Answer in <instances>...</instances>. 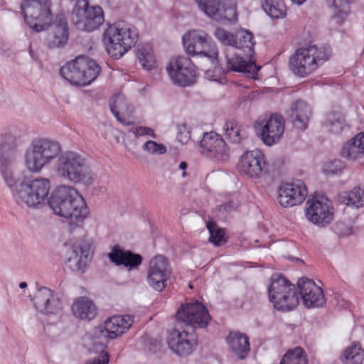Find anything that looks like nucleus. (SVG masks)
<instances>
[{
	"mask_svg": "<svg viewBox=\"0 0 364 364\" xmlns=\"http://www.w3.org/2000/svg\"><path fill=\"white\" fill-rule=\"evenodd\" d=\"M68 37L69 31L65 18L62 15L57 16L53 21L51 32L46 39L48 47L61 48L68 43Z\"/></svg>",
	"mask_w": 364,
	"mask_h": 364,
	"instance_id": "26",
	"label": "nucleus"
},
{
	"mask_svg": "<svg viewBox=\"0 0 364 364\" xmlns=\"http://www.w3.org/2000/svg\"><path fill=\"white\" fill-rule=\"evenodd\" d=\"M191 139V131L185 124L178 126L177 139L183 144H186Z\"/></svg>",
	"mask_w": 364,
	"mask_h": 364,
	"instance_id": "48",
	"label": "nucleus"
},
{
	"mask_svg": "<svg viewBox=\"0 0 364 364\" xmlns=\"http://www.w3.org/2000/svg\"><path fill=\"white\" fill-rule=\"evenodd\" d=\"M167 343L170 350L176 355L186 357L194 351L198 341L193 334L186 331L173 329L168 334Z\"/></svg>",
	"mask_w": 364,
	"mask_h": 364,
	"instance_id": "22",
	"label": "nucleus"
},
{
	"mask_svg": "<svg viewBox=\"0 0 364 364\" xmlns=\"http://www.w3.org/2000/svg\"><path fill=\"white\" fill-rule=\"evenodd\" d=\"M262 8L272 18H283L287 15L284 0H264Z\"/></svg>",
	"mask_w": 364,
	"mask_h": 364,
	"instance_id": "40",
	"label": "nucleus"
},
{
	"mask_svg": "<svg viewBox=\"0 0 364 364\" xmlns=\"http://www.w3.org/2000/svg\"><path fill=\"white\" fill-rule=\"evenodd\" d=\"M294 4L297 5H301L304 4L306 0H291Z\"/></svg>",
	"mask_w": 364,
	"mask_h": 364,
	"instance_id": "52",
	"label": "nucleus"
},
{
	"mask_svg": "<svg viewBox=\"0 0 364 364\" xmlns=\"http://www.w3.org/2000/svg\"><path fill=\"white\" fill-rule=\"evenodd\" d=\"M334 230L340 236H348L353 233L352 227L343 222L337 223Z\"/></svg>",
	"mask_w": 364,
	"mask_h": 364,
	"instance_id": "50",
	"label": "nucleus"
},
{
	"mask_svg": "<svg viewBox=\"0 0 364 364\" xmlns=\"http://www.w3.org/2000/svg\"><path fill=\"white\" fill-rule=\"evenodd\" d=\"M198 9L205 16L215 21H232L236 20L235 6H228L226 0H195Z\"/></svg>",
	"mask_w": 364,
	"mask_h": 364,
	"instance_id": "19",
	"label": "nucleus"
},
{
	"mask_svg": "<svg viewBox=\"0 0 364 364\" xmlns=\"http://www.w3.org/2000/svg\"><path fill=\"white\" fill-rule=\"evenodd\" d=\"M325 127L329 132L335 134L341 133L348 127L345 114L341 108H336L327 114Z\"/></svg>",
	"mask_w": 364,
	"mask_h": 364,
	"instance_id": "34",
	"label": "nucleus"
},
{
	"mask_svg": "<svg viewBox=\"0 0 364 364\" xmlns=\"http://www.w3.org/2000/svg\"><path fill=\"white\" fill-rule=\"evenodd\" d=\"M50 190L51 182L48 178L38 176L26 179L14 201L21 208L41 209L49 204Z\"/></svg>",
	"mask_w": 364,
	"mask_h": 364,
	"instance_id": "4",
	"label": "nucleus"
},
{
	"mask_svg": "<svg viewBox=\"0 0 364 364\" xmlns=\"http://www.w3.org/2000/svg\"><path fill=\"white\" fill-rule=\"evenodd\" d=\"M21 136L20 129L11 127L0 136V151H6L16 148Z\"/></svg>",
	"mask_w": 364,
	"mask_h": 364,
	"instance_id": "38",
	"label": "nucleus"
},
{
	"mask_svg": "<svg viewBox=\"0 0 364 364\" xmlns=\"http://www.w3.org/2000/svg\"><path fill=\"white\" fill-rule=\"evenodd\" d=\"M344 168V163L341 160L336 159L325 163L322 167V171L326 176H337L340 175Z\"/></svg>",
	"mask_w": 364,
	"mask_h": 364,
	"instance_id": "45",
	"label": "nucleus"
},
{
	"mask_svg": "<svg viewBox=\"0 0 364 364\" xmlns=\"http://www.w3.org/2000/svg\"><path fill=\"white\" fill-rule=\"evenodd\" d=\"M210 70H207L206 73H205V75L207 77H209V74H210Z\"/></svg>",
	"mask_w": 364,
	"mask_h": 364,
	"instance_id": "56",
	"label": "nucleus"
},
{
	"mask_svg": "<svg viewBox=\"0 0 364 364\" xmlns=\"http://www.w3.org/2000/svg\"><path fill=\"white\" fill-rule=\"evenodd\" d=\"M309 222L319 228H324L334 219V208L331 201L324 196H314L309 198L304 209Z\"/></svg>",
	"mask_w": 364,
	"mask_h": 364,
	"instance_id": "12",
	"label": "nucleus"
},
{
	"mask_svg": "<svg viewBox=\"0 0 364 364\" xmlns=\"http://www.w3.org/2000/svg\"><path fill=\"white\" fill-rule=\"evenodd\" d=\"M139 33L136 27L124 21L109 24L104 31L102 42L108 55L121 58L136 43Z\"/></svg>",
	"mask_w": 364,
	"mask_h": 364,
	"instance_id": "3",
	"label": "nucleus"
},
{
	"mask_svg": "<svg viewBox=\"0 0 364 364\" xmlns=\"http://www.w3.org/2000/svg\"><path fill=\"white\" fill-rule=\"evenodd\" d=\"M137 58L139 63L144 70L148 71L157 70V62L151 49L146 48L139 49Z\"/></svg>",
	"mask_w": 364,
	"mask_h": 364,
	"instance_id": "42",
	"label": "nucleus"
},
{
	"mask_svg": "<svg viewBox=\"0 0 364 364\" xmlns=\"http://www.w3.org/2000/svg\"><path fill=\"white\" fill-rule=\"evenodd\" d=\"M26 287H27V283H26V282H21V283L19 284V287H20L21 289H24V288H26Z\"/></svg>",
	"mask_w": 364,
	"mask_h": 364,
	"instance_id": "54",
	"label": "nucleus"
},
{
	"mask_svg": "<svg viewBox=\"0 0 364 364\" xmlns=\"http://www.w3.org/2000/svg\"><path fill=\"white\" fill-rule=\"evenodd\" d=\"M166 70L171 81L181 87L192 85L196 77V66L191 58L186 56L173 58Z\"/></svg>",
	"mask_w": 364,
	"mask_h": 364,
	"instance_id": "15",
	"label": "nucleus"
},
{
	"mask_svg": "<svg viewBox=\"0 0 364 364\" xmlns=\"http://www.w3.org/2000/svg\"><path fill=\"white\" fill-rule=\"evenodd\" d=\"M185 51L191 56H204L215 68L218 63V50L208 34L201 30H190L182 37Z\"/></svg>",
	"mask_w": 364,
	"mask_h": 364,
	"instance_id": "7",
	"label": "nucleus"
},
{
	"mask_svg": "<svg viewBox=\"0 0 364 364\" xmlns=\"http://www.w3.org/2000/svg\"><path fill=\"white\" fill-rule=\"evenodd\" d=\"M284 129V119L277 113L260 117L255 124L256 134L268 146H271L280 141L283 136Z\"/></svg>",
	"mask_w": 364,
	"mask_h": 364,
	"instance_id": "11",
	"label": "nucleus"
},
{
	"mask_svg": "<svg viewBox=\"0 0 364 364\" xmlns=\"http://www.w3.org/2000/svg\"><path fill=\"white\" fill-rule=\"evenodd\" d=\"M0 173L5 184L11 191L13 199L15 200L21 186L27 178L15 173L13 163L6 159H2L0 162Z\"/></svg>",
	"mask_w": 364,
	"mask_h": 364,
	"instance_id": "27",
	"label": "nucleus"
},
{
	"mask_svg": "<svg viewBox=\"0 0 364 364\" xmlns=\"http://www.w3.org/2000/svg\"><path fill=\"white\" fill-rule=\"evenodd\" d=\"M131 132L136 136H149L156 138V135L152 129L147 127H136L131 129Z\"/></svg>",
	"mask_w": 364,
	"mask_h": 364,
	"instance_id": "49",
	"label": "nucleus"
},
{
	"mask_svg": "<svg viewBox=\"0 0 364 364\" xmlns=\"http://www.w3.org/2000/svg\"><path fill=\"white\" fill-rule=\"evenodd\" d=\"M144 151L152 155L164 154L166 152V147L162 144L156 143L154 141H147L142 146Z\"/></svg>",
	"mask_w": 364,
	"mask_h": 364,
	"instance_id": "47",
	"label": "nucleus"
},
{
	"mask_svg": "<svg viewBox=\"0 0 364 364\" xmlns=\"http://www.w3.org/2000/svg\"><path fill=\"white\" fill-rule=\"evenodd\" d=\"M363 359L364 350L359 344L347 347L341 356L343 364H360Z\"/></svg>",
	"mask_w": 364,
	"mask_h": 364,
	"instance_id": "39",
	"label": "nucleus"
},
{
	"mask_svg": "<svg viewBox=\"0 0 364 364\" xmlns=\"http://www.w3.org/2000/svg\"><path fill=\"white\" fill-rule=\"evenodd\" d=\"M237 167L242 174L252 179L260 178L268 169L265 155L258 149L244 152L240 157Z\"/></svg>",
	"mask_w": 364,
	"mask_h": 364,
	"instance_id": "16",
	"label": "nucleus"
},
{
	"mask_svg": "<svg viewBox=\"0 0 364 364\" xmlns=\"http://www.w3.org/2000/svg\"><path fill=\"white\" fill-rule=\"evenodd\" d=\"M268 294L274 307L279 311H291L299 304L295 286L280 274L272 276Z\"/></svg>",
	"mask_w": 364,
	"mask_h": 364,
	"instance_id": "8",
	"label": "nucleus"
},
{
	"mask_svg": "<svg viewBox=\"0 0 364 364\" xmlns=\"http://www.w3.org/2000/svg\"><path fill=\"white\" fill-rule=\"evenodd\" d=\"M100 71L101 68L94 60L79 56L63 65L60 75L71 84L85 86L94 81Z\"/></svg>",
	"mask_w": 364,
	"mask_h": 364,
	"instance_id": "6",
	"label": "nucleus"
},
{
	"mask_svg": "<svg viewBox=\"0 0 364 364\" xmlns=\"http://www.w3.org/2000/svg\"><path fill=\"white\" fill-rule=\"evenodd\" d=\"M172 275L171 264L166 257L156 255L149 262L146 282L156 291L161 292L168 286Z\"/></svg>",
	"mask_w": 364,
	"mask_h": 364,
	"instance_id": "13",
	"label": "nucleus"
},
{
	"mask_svg": "<svg viewBox=\"0 0 364 364\" xmlns=\"http://www.w3.org/2000/svg\"><path fill=\"white\" fill-rule=\"evenodd\" d=\"M50 6L48 0H23L21 9L26 24L36 32L46 30L52 21Z\"/></svg>",
	"mask_w": 364,
	"mask_h": 364,
	"instance_id": "9",
	"label": "nucleus"
},
{
	"mask_svg": "<svg viewBox=\"0 0 364 364\" xmlns=\"http://www.w3.org/2000/svg\"><path fill=\"white\" fill-rule=\"evenodd\" d=\"M225 136L233 143H240L246 137L244 127L235 120L225 122L223 127Z\"/></svg>",
	"mask_w": 364,
	"mask_h": 364,
	"instance_id": "37",
	"label": "nucleus"
},
{
	"mask_svg": "<svg viewBox=\"0 0 364 364\" xmlns=\"http://www.w3.org/2000/svg\"><path fill=\"white\" fill-rule=\"evenodd\" d=\"M307 195V187L301 180L282 183L277 192L278 202L284 208L301 204Z\"/></svg>",
	"mask_w": 364,
	"mask_h": 364,
	"instance_id": "18",
	"label": "nucleus"
},
{
	"mask_svg": "<svg viewBox=\"0 0 364 364\" xmlns=\"http://www.w3.org/2000/svg\"><path fill=\"white\" fill-rule=\"evenodd\" d=\"M235 43L233 47L242 50L244 53L251 58L254 53L255 41L253 34L249 31L241 29L235 35Z\"/></svg>",
	"mask_w": 364,
	"mask_h": 364,
	"instance_id": "35",
	"label": "nucleus"
},
{
	"mask_svg": "<svg viewBox=\"0 0 364 364\" xmlns=\"http://www.w3.org/2000/svg\"><path fill=\"white\" fill-rule=\"evenodd\" d=\"M215 38L223 44L232 46L235 43V35L228 32L224 28H217L214 32Z\"/></svg>",
	"mask_w": 364,
	"mask_h": 364,
	"instance_id": "46",
	"label": "nucleus"
},
{
	"mask_svg": "<svg viewBox=\"0 0 364 364\" xmlns=\"http://www.w3.org/2000/svg\"><path fill=\"white\" fill-rule=\"evenodd\" d=\"M343 203L346 205L358 208L364 205V191L360 187H355L342 196Z\"/></svg>",
	"mask_w": 364,
	"mask_h": 364,
	"instance_id": "43",
	"label": "nucleus"
},
{
	"mask_svg": "<svg viewBox=\"0 0 364 364\" xmlns=\"http://www.w3.org/2000/svg\"><path fill=\"white\" fill-rule=\"evenodd\" d=\"M134 322L130 315L114 316L105 320L103 326L94 329V334L99 338L114 339L128 330Z\"/></svg>",
	"mask_w": 364,
	"mask_h": 364,
	"instance_id": "20",
	"label": "nucleus"
},
{
	"mask_svg": "<svg viewBox=\"0 0 364 364\" xmlns=\"http://www.w3.org/2000/svg\"><path fill=\"white\" fill-rule=\"evenodd\" d=\"M207 228L210 232L209 240L215 245H220L226 241L224 230L218 229L213 222L207 223Z\"/></svg>",
	"mask_w": 364,
	"mask_h": 364,
	"instance_id": "44",
	"label": "nucleus"
},
{
	"mask_svg": "<svg viewBox=\"0 0 364 364\" xmlns=\"http://www.w3.org/2000/svg\"><path fill=\"white\" fill-rule=\"evenodd\" d=\"M311 116V107L303 100H297L291 104L289 117L293 126L299 130L307 128Z\"/></svg>",
	"mask_w": 364,
	"mask_h": 364,
	"instance_id": "28",
	"label": "nucleus"
},
{
	"mask_svg": "<svg viewBox=\"0 0 364 364\" xmlns=\"http://www.w3.org/2000/svg\"><path fill=\"white\" fill-rule=\"evenodd\" d=\"M71 312L77 319L91 321L96 317L97 309L95 303L88 297L79 296L73 300Z\"/></svg>",
	"mask_w": 364,
	"mask_h": 364,
	"instance_id": "29",
	"label": "nucleus"
},
{
	"mask_svg": "<svg viewBox=\"0 0 364 364\" xmlns=\"http://www.w3.org/2000/svg\"><path fill=\"white\" fill-rule=\"evenodd\" d=\"M176 318L178 321L194 328H205L210 321L208 309L198 301L182 304L176 314Z\"/></svg>",
	"mask_w": 364,
	"mask_h": 364,
	"instance_id": "17",
	"label": "nucleus"
},
{
	"mask_svg": "<svg viewBox=\"0 0 364 364\" xmlns=\"http://www.w3.org/2000/svg\"><path fill=\"white\" fill-rule=\"evenodd\" d=\"M279 364H308L307 355L302 348L296 347L285 353Z\"/></svg>",
	"mask_w": 364,
	"mask_h": 364,
	"instance_id": "41",
	"label": "nucleus"
},
{
	"mask_svg": "<svg viewBox=\"0 0 364 364\" xmlns=\"http://www.w3.org/2000/svg\"><path fill=\"white\" fill-rule=\"evenodd\" d=\"M229 206V204H225L223 205L222 207L223 208L224 210H227V208H228Z\"/></svg>",
	"mask_w": 364,
	"mask_h": 364,
	"instance_id": "55",
	"label": "nucleus"
},
{
	"mask_svg": "<svg viewBox=\"0 0 364 364\" xmlns=\"http://www.w3.org/2000/svg\"><path fill=\"white\" fill-rule=\"evenodd\" d=\"M71 21L79 30L93 31L103 23L104 12L100 6H89L87 0H78L72 11Z\"/></svg>",
	"mask_w": 364,
	"mask_h": 364,
	"instance_id": "10",
	"label": "nucleus"
},
{
	"mask_svg": "<svg viewBox=\"0 0 364 364\" xmlns=\"http://www.w3.org/2000/svg\"><path fill=\"white\" fill-rule=\"evenodd\" d=\"M58 159L55 171L65 181L90 186L96 175L89 160L81 153L63 151L61 144L50 138H37L31 141L23 154V165L31 173H39L48 165Z\"/></svg>",
	"mask_w": 364,
	"mask_h": 364,
	"instance_id": "1",
	"label": "nucleus"
},
{
	"mask_svg": "<svg viewBox=\"0 0 364 364\" xmlns=\"http://www.w3.org/2000/svg\"><path fill=\"white\" fill-rule=\"evenodd\" d=\"M226 343L229 349L240 359H245L250 351L248 337L240 332H230L227 338Z\"/></svg>",
	"mask_w": 364,
	"mask_h": 364,
	"instance_id": "32",
	"label": "nucleus"
},
{
	"mask_svg": "<svg viewBox=\"0 0 364 364\" xmlns=\"http://www.w3.org/2000/svg\"><path fill=\"white\" fill-rule=\"evenodd\" d=\"M199 151L205 157L216 163L229 160L230 151L222 136L215 132H205L199 142Z\"/></svg>",
	"mask_w": 364,
	"mask_h": 364,
	"instance_id": "14",
	"label": "nucleus"
},
{
	"mask_svg": "<svg viewBox=\"0 0 364 364\" xmlns=\"http://www.w3.org/2000/svg\"><path fill=\"white\" fill-rule=\"evenodd\" d=\"M259 68L251 58L249 60H246L237 54L227 56V69L228 71L242 73L252 78H255Z\"/></svg>",
	"mask_w": 364,
	"mask_h": 364,
	"instance_id": "31",
	"label": "nucleus"
},
{
	"mask_svg": "<svg viewBox=\"0 0 364 364\" xmlns=\"http://www.w3.org/2000/svg\"><path fill=\"white\" fill-rule=\"evenodd\" d=\"M49 206L53 213L74 222L82 223L89 215L85 200L74 187L67 185L58 186L51 193Z\"/></svg>",
	"mask_w": 364,
	"mask_h": 364,
	"instance_id": "2",
	"label": "nucleus"
},
{
	"mask_svg": "<svg viewBox=\"0 0 364 364\" xmlns=\"http://www.w3.org/2000/svg\"><path fill=\"white\" fill-rule=\"evenodd\" d=\"M187 167V164L186 162H181L179 164V168L182 170H185Z\"/></svg>",
	"mask_w": 364,
	"mask_h": 364,
	"instance_id": "53",
	"label": "nucleus"
},
{
	"mask_svg": "<svg viewBox=\"0 0 364 364\" xmlns=\"http://www.w3.org/2000/svg\"><path fill=\"white\" fill-rule=\"evenodd\" d=\"M186 173L185 171H183V173H182V176H183V177H185V176H186Z\"/></svg>",
	"mask_w": 364,
	"mask_h": 364,
	"instance_id": "57",
	"label": "nucleus"
},
{
	"mask_svg": "<svg viewBox=\"0 0 364 364\" xmlns=\"http://www.w3.org/2000/svg\"><path fill=\"white\" fill-rule=\"evenodd\" d=\"M110 109L117 119L122 124L125 125L132 124V114L135 108L124 95L119 93L112 97Z\"/></svg>",
	"mask_w": 364,
	"mask_h": 364,
	"instance_id": "25",
	"label": "nucleus"
},
{
	"mask_svg": "<svg viewBox=\"0 0 364 364\" xmlns=\"http://www.w3.org/2000/svg\"><path fill=\"white\" fill-rule=\"evenodd\" d=\"M303 304L306 308H315L323 306L325 297L321 287L309 279L301 278L297 282Z\"/></svg>",
	"mask_w": 364,
	"mask_h": 364,
	"instance_id": "24",
	"label": "nucleus"
},
{
	"mask_svg": "<svg viewBox=\"0 0 364 364\" xmlns=\"http://www.w3.org/2000/svg\"><path fill=\"white\" fill-rule=\"evenodd\" d=\"M109 356L107 352L102 351L97 356L87 360L85 364H108Z\"/></svg>",
	"mask_w": 364,
	"mask_h": 364,
	"instance_id": "51",
	"label": "nucleus"
},
{
	"mask_svg": "<svg viewBox=\"0 0 364 364\" xmlns=\"http://www.w3.org/2000/svg\"><path fill=\"white\" fill-rule=\"evenodd\" d=\"M329 59L326 48L311 46L297 49L289 60V69L296 76L306 77Z\"/></svg>",
	"mask_w": 364,
	"mask_h": 364,
	"instance_id": "5",
	"label": "nucleus"
},
{
	"mask_svg": "<svg viewBox=\"0 0 364 364\" xmlns=\"http://www.w3.org/2000/svg\"><path fill=\"white\" fill-rule=\"evenodd\" d=\"M364 154V132L358 134L346 142L341 149V154L348 159H356Z\"/></svg>",
	"mask_w": 364,
	"mask_h": 364,
	"instance_id": "33",
	"label": "nucleus"
},
{
	"mask_svg": "<svg viewBox=\"0 0 364 364\" xmlns=\"http://www.w3.org/2000/svg\"><path fill=\"white\" fill-rule=\"evenodd\" d=\"M33 302L39 312L46 315H58L63 309L62 301L47 287H41L37 290Z\"/></svg>",
	"mask_w": 364,
	"mask_h": 364,
	"instance_id": "23",
	"label": "nucleus"
},
{
	"mask_svg": "<svg viewBox=\"0 0 364 364\" xmlns=\"http://www.w3.org/2000/svg\"><path fill=\"white\" fill-rule=\"evenodd\" d=\"M332 18L337 24H342L350 12L349 0H332L329 5Z\"/></svg>",
	"mask_w": 364,
	"mask_h": 364,
	"instance_id": "36",
	"label": "nucleus"
},
{
	"mask_svg": "<svg viewBox=\"0 0 364 364\" xmlns=\"http://www.w3.org/2000/svg\"><path fill=\"white\" fill-rule=\"evenodd\" d=\"M90 256L91 244L87 241L65 245V262L73 271H82Z\"/></svg>",
	"mask_w": 364,
	"mask_h": 364,
	"instance_id": "21",
	"label": "nucleus"
},
{
	"mask_svg": "<svg viewBox=\"0 0 364 364\" xmlns=\"http://www.w3.org/2000/svg\"><path fill=\"white\" fill-rule=\"evenodd\" d=\"M111 262L116 265L123 264L129 270L137 268L141 263L142 258L138 254L130 251H124L118 245H115L108 254Z\"/></svg>",
	"mask_w": 364,
	"mask_h": 364,
	"instance_id": "30",
	"label": "nucleus"
}]
</instances>
